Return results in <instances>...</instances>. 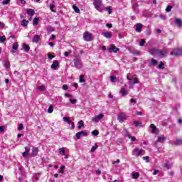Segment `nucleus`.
I'll return each instance as SVG.
<instances>
[{"mask_svg":"<svg viewBox=\"0 0 182 182\" xmlns=\"http://www.w3.org/2000/svg\"><path fill=\"white\" fill-rule=\"evenodd\" d=\"M75 68L77 69H82L83 68V65L82 64V60L79 58H76L73 60Z\"/></svg>","mask_w":182,"mask_h":182,"instance_id":"f257e3e1","label":"nucleus"},{"mask_svg":"<svg viewBox=\"0 0 182 182\" xmlns=\"http://www.w3.org/2000/svg\"><path fill=\"white\" fill-rule=\"evenodd\" d=\"M170 55H173L174 56H182V48H175L173 51L171 52Z\"/></svg>","mask_w":182,"mask_h":182,"instance_id":"f03ea898","label":"nucleus"},{"mask_svg":"<svg viewBox=\"0 0 182 182\" xmlns=\"http://www.w3.org/2000/svg\"><path fill=\"white\" fill-rule=\"evenodd\" d=\"M93 4L95 8L100 12H102V9H100V6L102 5V0H94Z\"/></svg>","mask_w":182,"mask_h":182,"instance_id":"7ed1b4c3","label":"nucleus"},{"mask_svg":"<svg viewBox=\"0 0 182 182\" xmlns=\"http://www.w3.org/2000/svg\"><path fill=\"white\" fill-rule=\"evenodd\" d=\"M83 38L85 39V41H86L87 42H90V41H92V39H93V36H92V34L89 32H85L83 34Z\"/></svg>","mask_w":182,"mask_h":182,"instance_id":"20e7f679","label":"nucleus"},{"mask_svg":"<svg viewBox=\"0 0 182 182\" xmlns=\"http://www.w3.org/2000/svg\"><path fill=\"white\" fill-rule=\"evenodd\" d=\"M103 117H105V114H100L95 116V117H92V122H94V123H97V122H99V120H102V119Z\"/></svg>","mask_w":182,"mask_h":182,"instance_id":"39448f33","label":"nucleus"},{"mask_svg":"<svg viewBox=\"0 0 182 182\" xmlns=\"http://www.w3.org/2000/svg\"><path fill=\"white\" fill-rule=\"evenodd\" d=\"M119 50H120V49L119 48H116V46L114 44H111L108 48V52H114V53H117Z\"/></svg>","mask_w":182,"mask_h":182,"instance_id":"423d86ee","label":"nucleus"},{"mask_svg":"<svg viewBox=\"0 0 182 182\" xmlns=\"http://www.w3.org/2000/svg\"><path fill=\"white\" fill-rule=\"evenodd\" d=\"M77 139L78 140H80V138L82 136H87V132H86V131H81V132H77L76 134H75Z\"/></svg>","mask_w":182,"mask_h":182,"instance_id":"0eeeda50","label":"nucleus"},{"mask_svg":"<svg viewBox=\"0 0 182 182\" xmlns=\"http://www.w3.org/2000/svg\"><path fill=\"white\" fill-rule=\"evenodd\" d=\"M38 151H39V149H38V147H33L32 148V152L30 154V156L31 157H35V156L38 155Z\"/></svg>","mask_w":182,"mask_h":182,"instance_id":"6e6552de","label":"nucleus"},{"mask_svg":"<svg viewBox=\"0 0 182 182\" xmlns=\"http://www.w3.org/2000/svg\"><path fill=\"white\" fill-rule=\"evenodd\" d=\"M141 29H143V24L138 23L135 26L136 32L140 33L141 32Z\"/></svg>","mask_w":182,"mask_h":182,"instance_id":"1a4fd4ad","label":"nucleus"},{"mask_svg":"<svg viewBox=\"0 0 182 182\" xmlns=\"http://www.w3.org/2000/svg\"><path fill=\"white\" fill-rule=\"evenodd\" d=\"M125 119H126V115L122 112L119 113L117 117V120H119V122H124Z\"/></svg>","mask_w":182,"mask_h":182,"instance_id":"9d476101","label":"nucleus"},{"mask_svg":"<svg viewBox=\"0 0 182 182\" xmlns=\"http://www.w3.org/2000/svg\"><path fill=\"white\" fill-rule=\"evenodd\" d=\"M150 129H151V132L154 133V134H157L159 133V130L157 129V127L154 124H151L150 125Z\"/></svg>","mask_w":182,"mask_h":182,"instance_id":"9b49d317","label":"nucleus"},{"mask_svg":"<svg viewBox=\"0 0 182 182\" xmlns=\"http://www.w3.org/2000/svg\"><path fill=\"white\" fill-rule=\"evenodd\" d=\"M58 66H59V61L54 60L53 64L51 65V69H53V70H56L58 69Z\"/></svg>","mask_w":182,"mask_h":182,"instance_id":"f8f14e48","label":"nucleus"},{"mask_svg":"<svg viewBox=\"0 0 182 182\" xmlns=\"http://www.w3.org/2000/svg\"><path fill=\"white\" fill-rule=\"evenodd\" d=\"M134 151L136 153V156L139 157V156H142V153L144 151L142 149H139V148H135Z\"/></svg>","mask_w":182,"mask_h":182,"instance_id":"ddd939ff","label":"nucleus"},{"mask_svg":"<svg viewBox=\"0 0 182 182\" xmlns=\"http://www.w3.org/2000/svg\"><path fill=\"white\" fill-rule=\"evenodd\" d=\"M29 151H31V148L26 146L25 151L22 153L23 157H26V156H28V154H29Z\"/></svg>","mask_w":182,"mask_h":182,"instance_id":"4468645a","label":"nucleus"},{"mask_svg":"<svg viewBox=\"0 0 182 182\" xmlns=\"http://www.w3.org/2000/svg\"><path fill=\"white\" fill-rule=\"evenodd\" d=\"M175 23L178 26V28H182V20L181 18H176Z\"/></svg>","mask_w":182,"mask_h":182,"instance_id":"2eb2a0df","label":"nucleus"},{"mask_svg":"<svg viewBox=\"0 0 182 182\" xmlns=\"http://www.w3.org/2000/svg\"><path fill=\"white\" fill-rule=\"evenodd\" d=\"M102 35H103L105 38H107V39L112 38V33L110 32H103Z\"/></svg>","mask_w":182,"mask_h":182,"instance_id":"dca6fc26","label":"nucleus"},{"mask_svg":"<svg viewBox=\"0 0 182 182\" xmlns=\"http://www.w3.org/2000/svg\"><path fill=\"white\" fill-rule=\"evenodd\" d=\"M166 51L161 50H156V55L158 56H165Z\"/></svg>","mask_w":182,"mask_h":182,"instance_id":"f3484780","label":"nucleus"},{"mask_svg":"<svg viewBox=\"0 0 182 182\" xmlns=\"http://www.w3.org/2000/svg\"><path fill=\"white\" fill-rule=\"evenodd\" d=\"M39 39H41V37L38 35H36L33 36L32 42L33 43H38V42H39Z\"/></svg>","mask_w":182,"mask_h":182,"instance_id":"a211bd4d","label":"nucleus"},{"mask_svg":"<svg viewBox=\"0 0 182 182\" xmlns=\"http://www.w3.org/2000/svg\"><path fill=\"white\" fill-rule=\"evenodd\" d=\"M26 13L28 15H29V16H33V15H35V11L32 9H28L26 10Z\"/></svg>","mask_w":182,"mask_h":182,"instance_id":"6ab92c4d","label":"nucleus"},{"mask_svg":"<svg viewBox=\"0 0 182 182\" xmlns=\"http://www.w3.org/2000/svg\"><path fill=\"white\" fill-rule=\"evenodd\" d=\"M132 9L135 14H139V4H133Z\"/></svg>","mask_w":182,"mask_h":182,"instance_id":"aec40b11","label":"nucleus"},{"mask_svg":"<svg viewBox=\"0 0 182 182\" xmlns=\"http://www.w3.org/2000/svg\"><path fill=\"white\" fill-rule=\"evenodd\" d=\"M182 144V139H177L175 141H173V146H181Z\"/></svg>","mask_w":182,"mask_h":182,"instance_id":"412c9836","label":"nucleus"},{"mask_svg":"<svg viewBox=\"0 0 182 182\" xmlns=\"http://www.w3.org/2000/svg\"><path fill=\"white\" fill-rule=\"evenodd\" d=\"M23 49L25 50V52H28L29 50H31V47H29L28 44L24 43H23Z\"/></svg>","mask_w":182,"mask_h":182,"instance_id":"4be33fe9","label":"nucleus"},{"mask_svg":"<svg viewBox=\"0 0 182 182\" xmlns=\"http://www.w3.org/2000/svg\"><path fill=\"white\" fill-rule=\"evenodd\" d=\"M166 140V137H164V135H162L161 136H158V139L156 141L157 143H163Z\"/></svg>","mask_w":182,"mask_h":182,"instance_id":"5701e85b","label":"nucleus"},{"mask_svg":"<svg viewBox=\"0 0 182 182\" xmlns=\"http://www.w3.org/2000/svg\"><path fill=\"white\" fill-rule=\"evenodd\" d=\"M122 134L125 137H128V138L130 137V134L129 133L127 129H124V131H122Z\"/></svg>","mask_w":182,"mask_h":182,"instance_id":"b1692460","label":"nucleus"},{"mask_svg":"<svg viewBox=\"0 0 182 182\" xmlns=\"http://www.w3.org/2000/svg\"><path fill=\"white\" fill-rule=\"evenodd\" d=\"M120 93L122 94V96H127V95H128L127 90H126V89H124V88L121 89Z\"/></svg>","mask_w":182,"mask_h":182,"instance_id":"393cba45","label":"nucleus"},{"mask_svg":"<svg viewBox=\"0 0 182 182\" xmlns=\"http://www.w3.org/2000/svg\"><path fill=\"white\" fill-rule=\"evenodd\" d=\"M163 167L166 168V170H170V168H171V165H170V164L168 162H166V163L164 164Z\"/></svg>","mask_w":182,"mask_h":182,"instance_id":"a878e982","label":"nucleus"},{"mask_svg":"<svg viewBox=\"0 0 182 182\" xmlns=\"http://www.w3.org/2000/svg\"><path fill=\"white\" fill-rule=\"evenodd\" d=\"M150 55H156L157 54V49L153 48L149 50Z\"/></svg>","mask_w":182,"mask_h":182,"instance_id":"bb28decb","label":"nucleus"},{"mask_svg":"<svg viewBox=\"0 0 182 182\" xmlns=\"http://www.w3.org/2000/svg\"><path fill=\"white\" fill-rule=\"evenodd\" d=\"M28 23H29V21L23 19L21 21V26H28Z\"/></svg>","mask_w":182,"mask_h":182,"instance_id":"cd10ccee","label":"nucleus"},{"mask_svg":"<svg viewBox=\"0 0 182 182\" xmlns=\"http://www.w3.org/2000/svg\"><path fill=\"white\" fill-rule=\"evenodd\" d=\"M138 177H140V173L139 172L132 173V178L137 179Z\"/></svg>","mask_w":182,"mask_h":182,"instance_id":"c85d7f7f","label":"nucleus"},{"mask_svg":"<svg viewBox=\"0 0 182 182\" xmlns=\"http://www.w3.org/2000/svg\"><path fill=\"white\" fill-rule=\"evenodd\" d=\"M78 129H82V127H85V123L83 122V121L80 120V122H78Z\"/></svg>","mask_w":182,"mask_h":182,"instance_id":"c756f323","label":"nucleus"},{"mask_svg":"<svg viewBox=\"0 0 182 182\" xmlns=\"http://www.w3.org/2000/svg\"><path fill=\"white\" fill-rule=\"evenodd\" d=\"M63 120L64 122H66L67 123H68V124H70V123H72V121H70V118L68 117H64Z\"/></svg>","mask_w":182,"mask_h":182,"instance_id":"7c9ffc66","label":"nucleus"},{"mask_svg":"<svg viewBox=\"0 0 182 182\" xmlns=\"http://www.w3.org/2000/svg\"><path fill=\"white\" fill-rule=\"evenodd\" d=\"M18 48H19V45L18 44V43H14L13 44L12 49H13L14 50H18Z\"/></svg>","mask_w":182,"mask_h":182,"instance_id":"2f4dec72","label":"nucleus"},{"mask_svg":"<svg viewBox=\"0 0 182 182\" xmlns=\"http://www.w3.org/2000/svg\"><path fill=\"white\" fill-rule=\"evenodd\" d=\"M73 9L75 12H76V14H79L80 12V9H79V8H77V6H76L75 5L73 6Z\"/></svg>","mask_w":182,"mask_h":182,"instance_id":"473e14b6","label":"nucleus"},{"mask_svg":"<svg viewBox=\"0 0 182 182\" xmlns=\"http://www.w3.org/2000/svg\"><path fill=\"white\" fill-rule=\"evenodd\" d=\"M84 76H85V75H80V80H79L80 83H85V82H86V80H85V78H83Z\"/></svg>","mask_w":182,"mask_h":182,"instance_id":"72a5a7b5","label":"nucleus"},{"mask_svg":"<svg viewBox=\"0 0 182 182\" xmlns=\"http://www.w3.org/2000/svg\"><path fill=\"white\" fill-rule=\"evenodd\" d=\"M39 23V18H35L33 21V25H38Z\"/></svg>","mask_w":182,"mask_h":182,"instance_id":"f704fd0d","label":"nucleus"},{"mask_svg":"<svg viewBox=\"0 0 182 182\" xmlns=\"http://www.w3.org/2000/svg\"><path fill=\"white\" fill-rule=\"evenodd\" d=\"M65 148L59 149V154H61V156H63V154H65Z\"/></svg>","mask_w":182,"mask_h":182,"instance_id":"c9c22d12","label":"nucleus"},{"mask_svg":"<svg viewBox=\"0 0 182 182\" xmlns=\"http://www.w3.org/2000/svg\"><path fill=\"white\" fill-rule=\"evenodd\" d=\"M39 177H41V173H36L33 178L34 180H36V181H38L39 180Z\"/></svg>","mask_w":182,"mask_h":182,"instance_id":"e433bc0d","label":"nucleus"},{"mask_svg":"<svg viewBox=\"0 0 182 182\" xmlns=\"http://www.w3.org/2000/svg\"><path fill=\"white\" fill-rule=\"evenodd\" d=\"M158 69H164V63L163 62H160L159 65H158Z\"/></svg>","mask_w":182,"mask_h":182,"instance_id":"4c0bfd02","label":"nucleus"},{"mask_svg":"<svg viewBox=\"0 0 182 182\" xmlns=\"http://www.w3.org/2000/svg\"><path fill=\"white\" fill-rule=\"evenodd\" d=\"M6 41V37H5V36H1L0 37V42L1 43H4V42Z\"/></svg>","mask_w":182,"mask_h":182,"instance_id":"58836bf2","label":"nucleus"},{"mask_svg":"<svg viewBox=\"0 0 182 182\" xmlns=\"http://www.w3.org/2000/svg\"><path fill=\"white\" fill-rule=\"evenodd\" d=\"M5 67L6 68V69H9V68H11V63H9V61H8V60H6Z\"/></svg>","mask_w":182,"mask_h":182,"instance_id":"ea45409f","label":"nucleus"},{"mask_svg":"<svg viewBox=\"0 0 182 182\" xmlns=\"http://www.w3.org/2000/svg\"><path fill=\"white\" fill-rule=\"evenodd\" d=\"M53 8H55V4H50V9L51 12H54L55 14L56 11H55Z\"/></svg>","mask_w":182,"mask_h":182,"instance_id":"a19ab883","label":"nucleus"},{"mask_svg":"<svg viewBox=\"0 0 182 182\" xmlns=\"http://www.w3.org/2000/svg\"><path fill=\"white\" fill-rule=\"evenodd\" d=\"M53 112V106L50 105L48 109V113H52Z\"/></svg>","mask_w":182,"mask_h":182,"instance_id":"79ce46f5","label":"nucleus"},{"mask_svg":"<svg viewBox=\"0 0 182 182\" xmlns=\"http://www.w3.org/2000/svg\"><path fill=\"white\" fill-rule=\"evenodd\" d=\"M171 9H173V6H168L166 9V12H171Z\"/></svg>","mask_w":182,"mask_h":182,"instance_id":"37998d69","label":"nucleus"},{"mask_svg":"<svg viewBox=\"0 0 182 182\" xmlns=\"http://www.w3.org/2000/svg\"><path fill=\"white\" fill-rule=\"evenodd\" d=\"M151 65H153V66H154V65H157V61L154 58H152L151 60Z\"/></svg>","mask_w":182,"mask_h":182,"instance_id":"c03bdc74","label":"nucleus"},{"mask_svg":"<svg viewBox=\"0 0 182 182\" xmlns=\"http://www.w3.org/2000/svg\"><path fill=\"white\" fill-rule=\"evenodd\" d=\"M92 136H98L99 135V131L97 130H94L92 132Z\"/></svg>","mask_w":182,"mask_h":182,"instance_id":"a18cd8bd","label":"nucleus"},{"mask_svg":"<svg viewBox=\"0 0 182 182\" xmlns=\"http://www.w3.org/2000/svg\"><path fill=\"white\" fill-rule=\"evenodd\" d=\"M45 89H46L45 85H41L38 87V90H40L41 92H43Z\"/></svg>","mask_w":182,"mask_h":182,"instance_id":"49530a36","label":"nucleus"},{"mask_svg":"<svg viewBox=\"0 0 182 182\" xmlns=\"http://www.w3.org/2000/svg\"><path fill=\"white\" fill-rule=\"evenodd\" d=\"M70 53H72V50L66 51L64 53V56L68 57Z\"/></svg>","mask_w":182,"mask_h":182,"instance_id":"de8ad7c7","label":"nucleus"},{"mask_svg":"<svg viewBox=\"0 0 182 182\" xmlns=\"http://www.w3.org/2000/svg\"><path fill=\"white\" fill-rule=\"evenodd\" d=\"M109 79L111 80V82H114V80H116V76L115 75H112L109 77Z\"/></svg>","mask_w":182,"mask_h":182,"instance_id":"09e8293b","label":"nucleus"},{"mask_svg":"<svg viewBox=\"0 0 182 182\" xmlns=\"http://www.w3.org/2000/svg\"><path fill=\"white\" fill-rule=\"evenodd\" d=\"M143 160H145L146 163H149L150 161V157L149 156H144Z\"/></svg>","mask_w":182,"mask_h":182,"instance_id":"8fccbe9b","label":"nucleus"},{"mask_svg":"<svg viewBox=\"0 0 182 182\" xmlns=\"http://www.w3.org/2000/svg\"><path fill=\"white\" fill-rule=\"evenodd\" d=\"M105 11H107L108 14H109V15L112 14V9H110V7H106L105 8Z\"/></svg>","mask_w":182,"mask_h":182,"instance_id":"3c124183","label":"nucleus"},{"mask_svg":"<svg viewBox=\"0 0 182 182\" xmlns=\"http://www.w3.org/2000/svg\"><path fill=\"white\" fill-rule=\"evenodd\" d=\"M161 19H163L164 21H166L167 19V16L166 15L161 14L160 15Z\"/></svg>","mask_w":182,"mask_h":182,"instance_id":"603ef678","label":"nucleus"},{"mask_svg":"<svg viewBox=\"0 0 182 182\" xmlns=\"http://www.w3.org/2000/svg\"><path fill=\"white\" fill-rule=\"evenodd\" d=\"M96 149H97V145L93 146L91 149V152L93 153L96 151Z\"/></svg>","mask_w":182,"mask_h":182,"instance_id":"864d4df0","label":"nucleus"},{"mask_svg":"<svg viewBox=\"0 0 182 182\" xmlns=\"http://www.w3.org/2000/svg\"><path fill=\"white\" fill-rule=\"evenodd\" d=\"M128 139H130L132 140V141H136V137L132 136V135H129Z\"/></svg>","mask_w":182,"mask_h":182,"instance_id":"5fc2aeb1","label":"nucleus"},{"mask_svg":"<svg viewBox=\"0 0 182 182\" xmlns=\"http://www.w3.org/2000/svg\"><path fill=\"white\" fill-rule=\"evenodd\" d=\"M9 2H11V0H4L2 4L3 5H8V4H9Z\"/></svg>","mask_w":182,"mask_h":182,"instance_id":"6e6d98bb","label":"nucleus"},{"mask_svg":"<svg viewBox=\"0 0 182 182\" xmlns=\"http://www.w3.org/2000/svg\"><path fill=\"white\" fill-rule=\"evenodd\" d=\"M70 103H72V105H75L76 103V102H77V99H74V100L70 99Z\"/></svg>","mask_w":182,"mask_h":182,"instance_id":"4d7b16f0","label":"nucleus"},{"mask_svg":"<svg viewBox=\"0 0 182 182\" xmlns=\"http://www.w3.org/2000/svg\"><path fill=\"white\" fill-rule=\"evenodd\" d=\"M144 43H146V41H144V39H142L139 43L140 46H144Z\"/></svg>","mask_w":182,"mask_h":182,"instance_id":"13d9d810","label":"nucleus"},{"mask_svg":"<svg viewBox=\"0 0 182 182\" xmlns=\"http://www.w3.org/2000/svg\"><path fill=\"white\" fill-rule=\"evenodd\" d=\"M134 126H136V127H137V126H140V124H141V123L139 122L138 121H134Z\"/></svg>","mask_w":182,"mask_h":182,"instance_id":"bf43d9fd","label":"nucleus"},{"mask_svg":"<svg viewBox=\"0 0 182 182\" xmlns=\"http://www.w3.org/2000/svg\"><path fill=\"white\" fill-rule=\"evenodd\" d=\"M5 131V127L4 126H1L0 127V133H2Z\"/></svg>","mask_w":182,"mask_h":182,"instance_id":"052dcab7","label":"nucleus"},{"mask_svg":"<svg viewBox=\"0 0 182 182\" xmlns=\"http://www.w3.org/2000/svg\"><path fill=\"white\" fill-rule=\"evenodd\" d=\"M48 58H50V59H53V58H55V55H53L50 53H48Z\"/></svg>","mask_w":182,"mask_h":182,"instance_id":"680f3d73","label":"nucleus"},{"mask_svg":"<svg viewBox=\"0 0 182 182\" xmlns=\"http://www.w3.org/2000/svg\"><path fill=\"white\" fill-rule=\"evenodd\" d=\"M63 90H68V89H69V87H68L67 85H63Z\"/></svg>","mask_w":182,"mask_h":182,"instance_id":"e2e57ef3","label":"nucleus"},{"mask_svg":"<svg viewBox=\"0 0 182 182\" xmlns=\"http://www.w3.org/2000/svg\"><path fill=\"white\" fill-rule=\"evenodd\" d=\"M136 83H139V80H137V78L134 79V82H132V85H136Z\"/></svg>","mask_w":182,"mask_h":182,"instance_id":"0e129e2a","label":"nucleus"},{"mask_svg":"<svg viewBox=\"0 0 182 182\" xmlns=\"http://www.w3.org/2000/svg\"><path fill=\"white\" fill-rule=\"evenodd\" d=\"M22 129H23V124H20L18 128V130H22Z\"/></svg>","mask_w":182,"mask_h":182,"instance_id":"69168bd1","label":"nucleus"},{"mask_svg":"<svg viewBox=\"0 0 182 182\" xmlns=\"http://www.w3.org/2000/svg\"><path fill=\"white\" fill-rule=\"evenodd\" d=\"M130 102H131V103H134V105L136 104V103H137V100H134V99H131V100H130Z\"/></svg>","mask_w":182,"mask_h":182,"instance_id":"338daca9","label":"nucleus"},{"mask_svg":"<svg viewBox=\"0 0 182 182\" xmlns=\"http://www.w3.org/2000/svg\"><path fill=\"white\" fill-rule=\"evenodd\" d=\"M178 124H182V119L181 118L178 119Z\"/></svg>","mask_w":182,"mask_h":182,"instance_id":"774afa93","label":"nucleus"}]
</instances>
